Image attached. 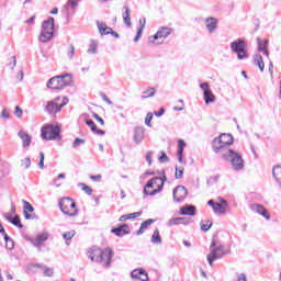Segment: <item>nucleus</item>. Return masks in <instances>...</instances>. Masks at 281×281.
<instances>
[{
	"label": "nucleus",
	"instance_id": "1",
	"mask_svg": "<svg viewBox=\"0 0 281 281\" xmlns=\"http://www.w3.org/2000/svg\"><path fill=\"white\" fill-rule=\"evenodd\" d=\"M234 144V136L231 134H221L220 137L214 138L213 140V150L214 153H217L220 155H223V153H227L229 149V146Z\"/></svg>",
	"mask_w": 281,
	"mask_h": 281
},
{
	"label": "nucleus",
	"instance_id": "2",
	"mask_svg": "<svg viewBox=\"0 0 281 281\" xmlns=\"http://www.w3.org/2000/svg\"><path fill=\"white\" fill-rule=\"evenodd\" d=\"M111 258H113V250L111 248H97L91 251L90 259L93 262H102L103 267H111Z\"/></svg>",
	"mask_w": 281,
	"mask_h": 281
},
{
	"label": "nucleus",
	"instance_id": "3",
	"mask_svg": "<svg viewBox=\"0 0 281 281\" xmlns=\"http://www.w3.org/2000/svg\"><path fill=\"white\" fill-rule=\"evenodd\" d=\"M67 104H69L67 97H57L46 104L45 111L48 112L49 115H56V113H60L63 106H67Z\"/></svg>",
	"mask_w": 281,
	"mask_h": 281
},
{
	"label": "nucleus",
	"instance_id": "4",
	"mask_svg": "<svg viewBox=\"0 0 281 281\" xmlns=\"http://www.w3.org/2000/svg\"><path fill=\"white\" fill-rule=\"evenodd\" d=\"M222 157L232 164L234 170H243V168H245V160H243V156L234 151V149L223 153Z\"/></svg>",
	"mask_w": 281,
	"mask_h": 281
},
{
	"label": "nucleus",
	"instance_id": "5",
	"mask_svg": "<svg viewBox=\"0 0 281 281\" xmlns=\"http://www.w3.org/2000/svg\"><path fill=\"white\" fill-rule=\"evenodd\" d=\"M164 190V183L160 177H154L150 179L145 188H144V194L147 196H155V194H159Z\"/></svg>",
	"mask_w": 281,
	"mask_h": 281
},
{
	"label": "nucleus",
	"instance_id": "6",
	"mask_svg": "<svg viewBox=\"0 0 281 281\" xmlns=\"http://www.w3.org/2000/svg\"><path fill=\"white\" fill-rule=\"evenodd\" d=\"M231 52H233V54H237L238 60L249 58V56H247V42L243 38H237L231 43Z\"/></svg>",
	"mask_w": 281,
	"mask_h": 281
},
{
	"label": "nucleus",
	"instance_id": "7",
	"mask_svg": "<svg viewBox=\"0 0 281 281\" xmlns=\"http://www.w3.org/2000/svg\"><path fill=\"white\" fill-rule=\"evenodd\" d=\"M71 85V75H61L53 77L48 80V89H65Z\"/></svg>",
	"mask_w": 281,
	"mask_h": 281
},
{
	"label": "nucleus",
	"instance_id": "8",
	"mask_svg": "<svg viewBox=\"0 0 281 281\" xmlns=\"http://www.w3.org/2000/svg\"><path fill=\"white\" fill-rule=\"evenodd\" d=\"M59 210L66 216H76L78 210L76 209V202L70 198H63L58 203Z\"/></svg>",
	"mask_w": 281,
	"mask_h": 281
},
{
	"label": "nucleus",
	"instance_id": "9",
	"mask_svg": "<svg viewBox=\"0 0 281 281\" xmlns=\"http://www.w3.org/2000/svg\"><path fill=\"white\" fill-rule=\"evenodd\" d=\"M42 139L49 142L60 139V127L58 125L48 124L42 128Z\"/></svg>",
	"mask_w": 281,
	"mask_h": 281
},
{
	"label": "nucleus",
	"instance_id": "10",
	"mask_svg": "<svg viewBox=\"0 0 281 281\" xmlns=\"http://www.w3.org/2000/svg\"><path fill=\"white\" fill-rule=\"evenodd\" d=\"M210 250L211 254L207 255V261L210 267H214V260H218V258L225 256V247L223 245L216 246V241H212Z\"/></svg>",
	"mask_w": 281,
	"mask_h": 281
},
{
	"label": "nucleus",
	"instance_id": "11",
	"mask_svg": "<svg viewBox=\"0 0 281 281\" xmlns=\"http://www.w3.org/2000/svg\"><path fill=\"white\" fill-rule=\"evenodd\" d=\"M170 34H172V30L170 27H161L154 36L149 37V43H155L159 40L166 41Z\"/></svg>",
	"mask_w": 281,
	"mask_h": 281
},
{
	"label": "nucleus",
	"instance_id": "12",
	"mask_svg": "<svg viewBox=\"0 0 281 281\" xmlns=\"http://www.w3.org/2000/svg\"><path fill=\"white\" fill-rule=\"evenodd\" d=\"M172 194L176 203H182V201H186V196H188V189L183 186H178L173 189Z\"/></svg>",
	"mask_w": 281,
	"mask_h": 281
},
{
	"label": "nucleus",
	"instance_id": "13",
	"mask_svg": "<svg viewBox=\"0 0 281 281\" xmlns=\"http://www.w3.org/2000/svg\"><path fill=\"white\" fill-rule=\"evenodd\" d=\"M205 27H206L209 34H214V32H216V29L218 27V19L206 18L205 19Z\"/></svg>",
	"mask_w": 281,
	"mask_h": 281
},
{
	"label": "nucleus",
	"instance_id": "14",
	"mask_svg": "<svg viewBox=\"0 0 281 281\" xmlns=\"http://www.w3.org/2000/svg\"><path fill=\"white\" fill-rule=\"evenodd\" d=\"M22 203L24 204V218L26 221H34V218H36V216L32 214V212H34V206L25 200H23Z\"/></svg>",
	"mask_w": 281,
	"mask_h": 281
},
{
	"label": "nucleus",
	"instance_id": "15",
	"mask_svg": "<svg viewBox=\"0 0 281 281\" xmlns=\"http://www.w3.org/2000/svg\"><path fill=\"white\" fill-rule=\"evenodd\" d=\"M146 130L142 126H137L134 130V142L135 144H142L144 142Z\"/></svg>",
	"mask_w": 281,
	"mask_h": 281
},
{
	"label": "nucleus",
	"instance_id": "16",
	"mask_svg": "<svg viewBox=\"0 0 281 281\" xmlns=\"http://www.w3.org/2000/svg\"><path fill=\"white\" fill-rule=\"evenodd\" d=\"M18 136L22 140L23 148H30V144H32V136L27 134L25 131H20Z\"/></svg>",
	"mask_w": 281,
	"mask_h": 281
},
{
	"label": "nucleus",
	"instance_id": "17",
	"mask_svg": "<svg viewBox=\"0 0 281 281\" xmlns=\"http://www.w3.org/2000/svg\"><path fill=\"white\" fill-rule=\"evenodd\" d=\"M4 218L15 227H19V229H23V224H21V217L19 215H14L13 217L12 214L5 213Z\"/></svg>",
	"mask_w": 281,
	"mask_h": 281
},
{
	"label": "nucleus",
	"instance_id": "18",
	"mask_svg": "<svg viewBox=\"0 0 281 281\" xmlns=\"http://www.w3.org/2000/svg\"><path fill=\"white\" fill-rule=\"evenodd\" d=\"M180 214L182 216H195L196 215V206L189 204L184 205L180 209Z\"/></svg>",
	"mask_w": 281,
	"mask_h": 281
},
{
	"label": "nucleus",
	"instance_id": "19",
	"mask_svg": "<svg viewBox=\"0 0 281 281\" xmlns=\"http://www.w3.org/2000/svg\"><path fill=\"white\" fill-rule=\"evenodd\" d=\"M251 210H252V212H256L257 214H260L261 216H263V218H267V221H269V218H271V215L269 214L267 209H265V206H262L260 204H254L251 206Z\"/></svg>",
	"mask_w": 281,
	"mask_h": 281
},
{
	"label": "nucleus",
	"instance_id": "20",
	"mask_svg": "<svg viewBox=\"0 0 281 281\" xmlns=\"http://www.w3.org/2000/svg\"><path fill=\"white\" fill-rule=\"evenodd\" d=\"M132 278L140 281H148V273L144 269H135L132 271Z\"/></svg>",
	"mask_w": 281,
	"mask_h": 281
},
{
	"label": "nucleus",
	"instance_id": "21",
	"mask_svg": "<svg viewBox=\"0 0 281 281\" xmlns=\"http://www.w3.org/2000/svg\"><path fill=\"white\" fill-rule=\"evenodd\" d=\"M112 234H115V236L122 237L126 236V234H131V231L128 229V226L126 224H123L116 228L111 229Z\"/></svg>",
	"mask_w": 281,
	"mask_h": 281
},
{
	"label": "nucleus",
	"instance_id": "22",
	"mask_svg": "<svg viewBox=\"0 0 281 281\" xmlns=\"http://www.w3.org/2000/svg\"><path fill=\"white\" fill-rule=\"evenodd\" d=\"M97 27L101 34V36H106L109 34H111V32H113V29H111L110 26L106 25V23L104 22H97Z\"/></svg>",
	"mask_w": 281,
	"mask_h": 281
},
{
	"label": "nucleus",
	"instance_id": "23",
	"mask_svg": "<svg viewBox=\"0 0 281 281\" xmlns=\"http://www.w3.org/2000/svg\"><path fill=\"white\" fill-rule=\"evenodd\" d=\"M86 124L95 135H106V132H104V130L98 128V125H95V122H93V120H86Z\"/></svg>",
	"mask_w": 281,
	"mask_h": 281
},
{
	"label": "nucleus",
	"instance_id": "24",
	"mask_svg": "<svg viewBox=\"0 0 281 281\" xmlns=\"http://www.w3.org/2000/svg\"><path fill=\"white\" fill-rule=\"evenodd\" d=\"M187 144L186 140L179 139L178 140V151H177V157L179 164H183V148H186Z\"/></svg>",
	"mask_w": 281,
	"mask_h": 281
},
{
	"label": "nucleus",
	"instance_id": "25",
	"mask_svg": "<svg viewBox=\"0 0 281 281\" xmlns=\"http://www.w3.org/2000/svg\"><path fill=\"white\" fill-rule=\"evenodd\" d=\"M123 10H125L122 14L124 24L127 25V27H131V25H133V22H131V9L124 5Z\"/></svg>",
	"mask_w": 281,
	"mask_h": 281
},
{
	"label": "nucleus",
	"instance_id": "26",
	"mask_svg": "<svg viewBox=\"0 0 281 281\" xmlns=\"http://www.w3.org/2000/svg\"><path fill=\"white\" fill-rule=\"evenodd\" d=\"M42 31L54 32V18H48L42 23Z\"/></svg>",
	"mask_w": 281,
	"mask_h": 281
},
{
	"label": "nucleus",
	"instance_id": "27",
	"mask_svg": "<svg viewBox=\"0 0 281 281\" xmlns=\"http://www.w3.org/2000/svg\"><path fill=\"white\" fill-rule=\"evenodd\" d=\"M54 38V32L50 31H42L40 34V42L41 43H49Z\"/></svg>",
	"mask_w": 281,
	"mask_h": 281
},
{
	"label": "nucleus",
	"instance_id": "28",
	"mask_svg": "<svg viewBox=\"0 0 281 281\" xmlns=\"http://www.w3.org/2000/svg\"><path fill=\"white\" fill-rule=\"evenodd\" d=\"M257 43H258L259 52H263L265 56L269 57V50L267 49L269 45V40L263 41V47H262V40H260V37H257Z\"/></svg>",
	"mask_w": 281,
	"mask_h": 281
},
{
	"label": "nucleus",
	"instance_id": "29",
	"mask_svg": "<svg viewBox=\"0 0 281 281\" xmlns=\"http://www.w3.org/2000/svg\"><path fill=\"white\" fill-rule=\"evenodd\" d=\"M205 104H212V102H216V95L212 92V90H206L203 93Z\"/></svg>",
	"mask_w": 281,
	"mask_h": 281
},
{
	"label": "nucleus",
	"instance_id": "30",
	"mask_svg": "<svg viewBox=\"0 0 281 281\" xmlns=\"http://www.w3.org/2000/svg\"><path fill=\"white\" fill-rule=\"evenodd\" d=\"M254 64L259 67L260 71H265V60H262L261 55L254 56Z\"/></svg>",
	"mask_w": 281,
	"mask_h": 281
},
{
	"label": "nucleus",
	"instance_id": "31",
	"mask_svg": "<svg viewBox=\"0 0 281 281\" xmlns=\"http://www.w3.org/2000/svg\"><path fill=\"white\" fill-rule=\"evenodd\" d=\"M155 93H157L155 88H149V89L143 91V95L140 98H142V100H147V98H155Z\"/></svg>",
	"mask_w": 281,
	"mask_h": 281
},
{
	"label": "nucleus",
	"instance_id": "32",
	"mask_svg": "<svg viewBox=\"0 0 281 281\" xmlns=\"http://www.w3.org/2000/svg\"><path fill=\"white\" fill-rule=\"evenodd\" d=\"M87 53L88 54H98V42L95 40L90 41V45H89Z\"/></svg>",
	"mask_w": 281,
	"mask_h": 281
},
{
	"label": "nucleus",
	"instance_id": "33",
	"mask_svg": "<svg viewBox=\"0 0 281 281\" xmlns=\"http://www.w3.org/2000/svg\"><path fill=\"white\" fill-rule=\"evenodd\" d=\"M151 243H153L154 245H159V244H161V236L159 235V229H158V228H156V229L154 231V234H153V236H151Z\"/></svg>",
	"mask_w": 281,
	"mask_h": 281
},
{
	"label": "nucleus",
	"instance_id": "34",
	"mask_svg": "<svg viewBox=\"0 0 281 281\" xmlns=\"http://www.w3.org/2000/svg\"><path fill=\"white\" fill-rule=\"evenodd\" d=\"M272 176L278 181V183H281V167L277 166L272 169Z\"/></svg>",
	"mask_w": 281,
	"mask_h": 281
},
{
	"label": "nucleus",
	"instance_id": "35",
	"mask_svg": "<svg viewBox=\"0 0 281 281\" xmlns=\"http://www.w3.org/2000/svg\"><path fill=\"white\" fill-rule=\"evenodd\" d=\"M4 240L7 243L5 244L7 249L12 251V249H14V240L12 238H10V236H8V234H4Z\"/></svg>",
	"mask_w": 281,
	"mask_h": 281
},
{
	"label": "nucleus",
	"instance_id": "36",
	"mask_svg": "<svg viewBox=\"0 0 281 281\" xmlns=\"http://www.w3.org/2000/svg\"><path fill=\"white\" fill-rule=\"evenodd\" d=\"M76 236V231H69L63 234L64 240H66V245H69L68 240H71Z\"/></svg>",
	"mask_w": 281,
	"mask_h": 281
},
{
	"label": "nucleus",
	"instance_id": "37",
	"mask_svg": "<svg viewBox=\"0 0 281 281\" xmlns=\"http://www.w3.org/2000/svg\"><path fill=\"white\" fill-rule=\"evenodd\" d=\"M213 211L215 212V214H225V212H227V209L222 206L221 203L216 202Z\"/></svg>",
	"mask_w": 281,
	"mask_h": 281
},
{
	"label": "nucleus",
	"instance_id": "38",
	"mask_svg": "<svg viewBox=\"0 0 281 281\" xmlns=\"http://www.w3.org/2000/svg\"><path fill=\"white\" fill-rule=\"evenodd\" d=\"M181 221H186V217H175L169 220L168 225L172 227V225H181Z\"/></svg>",
	"mask_w": 281,
	"mask_h": 281
},
{
	"label": "nucleus",
	"instance_id": "39",
	"mask_svg": "<svg viewBox=\"0 0 281 281\" xmlns=\"http://www.w3.org/2000/svg\"><path fill=\"white\" fill-rule=\"evenodd\" d=\"M79 188H82L83 192H86V194H88V196H91L93 194V189H91V187L85 184V183H79Z\"/></svg>",
	"mask_w": 281,
	"mask_h": 281
},
{
	"label": "nucleus",
	"instance_id": "40",
	"mask_svg": "<svg viewBox=\"0 0 281 281\" xmlns=\"http://www.w3.org/2000/svg\"><path fill=\"white\" fill-rule=\"evenodd\" d=\"M158 160L160 161V164H168V161H170V158H168L166 151H160Z\"/></svg>",
	"mask_w": 281,
	"mask_h": 281
},
{
	"label": "nucleus",
	"instance_id": "41",
	"mask_svg": "<svg viewBox=\"0 0 281 281\" xmlns=\"http://www.w3.org/2000/svg\"><path fill=\"white\" fill-rule=\"evenodd\" d=\"M183 167L176 166V179H183Z\"/></svg>",
	"mask_w": 281,
	"mask_h": 281
},
{
	"label": "nucleus",
	"instance_id": "42",
	"mask_svg": "<svg viewBox=\"0 0 281 281\" xmlns=\"http://www.w3.org/2000/svg\"><path fill=\"white\" fill-rule=\"evenodd\" d=\"M38 168H41V170L45 168V154H43V151L40 153Z\"/></svg>",
	"mask_w": 281,
	"mask_h": 281
},
{
	"label": "nucleus",
	"instance_id": "43",
	"mask_svg": "<svg viewBox=\"0 0 281 281\" xmlns=\"http://www.w3.org/2000/svg\"><path fill=\"white\" fill-rule=\"evenodd\" d=\"M85 139L82 138H75L74 143H72V148H79V146H82V144H85Z\"/></svg>",
	"mask_w": 281,
	"mask_h": 281
},
{
	"label": "nucleus",
	"instance_id": "44",
	"mask_svg": "<svg viewBox=\"0 0 281 281\" xmlns=\"http://www.w3.org/2000/svg\"><path fill=\"white\" fill-rule=\"evenodd\" d=\"M43 271L46 278H52V276H54V269L52 268H47L46 266H44Z\"/></svg>",
	"mask_w": 281,
	"mask_h": 281
},
{
	"label": "nucleus",
	"instance_id": "45",
	"mask_svg": "<svg viewBox=\"0 0 281 281\" xmlns=\"http://www.w3.org/2000/svg\"><path fill=\"white\" fill-rule=\"evenodd\" d=\"M22 168H30L32 166V160L30 158H24L21 160Z\"/></svg>",
	"mask_w": 281,
	"mask_h": 281
},
{
	"label": "nucleus",
	"instance_id": "46",
	"mask_svg": "<svg viewBox=\"0 0 281 281\" xmlns=\"http://www.w3.org/2000/svg\"><path fill=\"white\" fill-rule=\"evenodd\" d=\"M36 237L41 243H45V240H47L49 238V234L48 233H41Z\"/></svg>",
	"mask_w": 281,
	"mask_h": 281
},
{
	"label": "nucleus",
	"instance_id": "47",
	"mask_svg": "<svg viewBox=\"0 0 281 281\" xmlns=\"http://www.w3.org/2000/svg\"><path fill=\"white\" fill-rule=\"evenodd\" d=\"M155 223V220L149 218L140 224L142 229H148L149 225H153Z\"/></svg>",
	"mask_w": 281,
	"mask_h": 281
},
{
	"label": "nucleus",
	"instance_id": "48",
	"mask_svg": "<svg viewBox=\"0 0 281 281\" xmlns=\"http://www.w3.org/2000/svg\"><path fill=\"white\" fill-rule=\"evenodd\" d=\"M150 122H153V113H147V115H146V117H145V124H146V126H149V128L153 126L151 124H150Z\"/></svg>",
	"mask_w": 281,
	"mask_h": 281
},
{
	"label": "nucleus",
	"instance_id": "49",
	"mask_svg": "<svg viewBox=\"0 0 281 281\" xmlns=\"http://www.w3.org/2000/svg\"><path fill=\"white\" fill-rule=\"evenodd\" d=\"M139 216H142V211L127 214V218L130 221H131V218H139Z\"/></svg>",
	"mask_w": 281,
	"mask_h": 281
},
{
	"label": "nucleus",
	"instance_id": "50",
	"mask_svg": "<svg viewBox=\"0 0 281 281\" xmlns=\"http://www.w3.org/2000/svg\"><path fill=\"white\" fill-rule=\"evenodd\" d=\"M30 243H32L34 245V247H41L43 245V243L40 241L38 237L31 238Z\"/></svg>",
	"mask_w": 281,
	"mask_h": 281
},
{
	"label": "nucleus",
	"instance_id": "51",
	"mask_svg": "<svg viewBox=\"0 0 281 281\" xmlns=\"http://www.w3.org/2000/svg\"><path fill=\"white\" fill-rule=\"evenodd\" d=\"M14 115L15 117H23V110L19 105L15 106Z\"/></svg>",
	"mask_w": 281,
	"mask_h": 281
},
{
	"label": "nucleus",
	"instance_id": "52",
	"mask_svg": "<svg viewBox=\"0 0 281 281\" xmlns=\"http://www.w3.org/2000/svg\"><path fill=\"white\" fill-rule=\"evenodd\" d=\"M200 89H202L203 93H205L206 91H211L210 83L209 82L201 83Z\"/></svg>",
	"mask_w": 281,
	"mask_h": 281
},
{
	"label": "nucleus",
	"instance_id": "53",
	"mask_svg": "<svg viewBox=\"0 0 281 281\" xmlns=\"http://www.w3.org/2000/svg\"><path fill=\"white\" fill-rule=\"evenodd\" d=\"M9 67H10L11 69H14V67H16V56H12V57L10 58Z\"/></svg>",
	"mask_w": 281,
	"mask_h": 281
},
{
	"label": "nucleus",
	"instance_id": "54",
	"mask_svg": "<svg viewBox=\"0 0 281 281\" xmlns=\"http://www.w3.org/2000/svg\"><path fill=\"white\" fill-rule=\"evenodd\" d=\"M92 117H94V120H97V122H100V124L102 126H104V119L100 117V115H98V113L93 112Z\"/></svg>",
	"mask_w": 281,
	"mask_h": 281
},
{
	"label": "nucleus",
	"instance_id": "55",
	"mask_svg": "<svg viewBox=\"0 0 281 281\" xmlns=\"http://www.w3.org/2000/svg\"><path fill=\"white\" fill-rule=\"evenodd\" d=\"M146 161L148 162V166H153V151L146 154Z\"/></svg>",
	"mask_w": 281,
	"mask_h": 281
},
{
	"label": "nucleus",
	"instance_id": "56",
	"mask_svg": "<svg viewBox=\"0 0 281 281\" xmlns=\"http://www.w3.org/2000/svg\"><path fill=\"white\" fill-rule=\"evenodd\" d=\"M76 54V47H74V45L70 46V49L68 50V58H74Z\"/></svg>",
	"mask_w": 281,
	"mask_h": 281
},
{
	"label": "nucleus",
	"instance_id": "57",
	"mask_svg": "<svg viewBox=\"0 0 281 281\" xmlns=\"http://www.w3.org/2000/svg\"><path fill=\"white\" fill-rule=\"evenodd\" d=\"M1 117H3L4 120H10V112L8 111V109L2 110Z\"/></svg>",
	"mask_w": 281,
	"mask_h": 281
},
{
	"label": "nucleus",
	"instance_id": "58",
	"mask_svg": "<svg viewBox=\"0 0 281 281\" xmlns=\"http://www.w3.org/2000/svg\"><path fill=\"white\" fill-rule=\"evenodd\" d=\"M166 113V109L160 108L159 111L154 112V115H156V117H161V115H164Z\"/></svg>",
	"mask_w": 281,
	"mask_h": 281
},
{
	"label": "nucleus",
	"instance_id": "59",
	"mask_svg": "<svg viewBox=\"0 0 281 281\" xmlns=\"http://www.w3.org/2000/svg\"><path fill=\"white\" fill-rule=\"evenodd\" d=\"M139 29L138 30H142V32H144V29L146 27V18H143L139 20Z\"/></svg>",
	"mask_w": 281,
	"mask_h": 281
},
{
	"label": "nucleus",
	"instance_id": "60",
	"mask_svg": "<svg viewBox=\"0 0 281 281\" xmlns=\"http://www.w3.org/2000/svg\"><path fill=\"white\" fill-rule=\"evenodd\" d=\"M211 227H212V222H210V224H201L202 232H209Z\"/></svg>",
	"mask_w": 281,
	"mask_h": 281
},
{
	"label": "nucleus",
	"instance_id": "61",
	"mask_svg": "<svg viewBox=\"0 0 281 281\" xmlns=\"http://www.w3.org/2000/svg\"><path fill=\"white\" fill-rule=\"evenodd\" d=\"M144 31H142V29L137 30L136 36L134 38V43H137V41H139V38H142V34Z\"/></svg>",
	"mask_w": 281,
	"mask_h": 281
},
{
	"label": "nucleus",
	"instance_id": "62",
	"mask_svg": "<svg viewBox=\"0 0 281 281\" xmlns=\"http://www.w3.org/2000/svg\"><path fill=\"white\" fill-rule=\"evenodd\" d=\"M69 5L75 10V8H78V0H68Z\"/></svg>",
	"mask_w": 281,
	"mask_h": 281
},
{
	"label": "nucleus",
	"instance_id": "63",
	"mask_svg": "<svg viewBox=\"0 0 281 281\" xmlns=\"http://www.w3.org/2000/svg\"><path fill=\"white\" fill-rule=\"evenodd\" d=\"M90 179H91L92 181L100 182V181H102V175L90 176Z\"/></svg>",
	"mask_w": 281,
	"mask_h": 281
},
{
	"label": "nucleus",
	"instance_id": "64",
	"mask_svg": "<svg viewBox=\"0 0 281 281\" xmlns=\"http://www.w3.org/2000/svg\"><path fill=\"white\" fill-rule=\"evenodd\" d=\"M237 281H247V274L245 273H239L237 276Z\"/></svg>",
	"mask_w": 281,
	"mask_h": 281
}]
</instances>
